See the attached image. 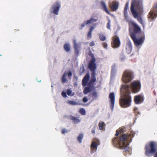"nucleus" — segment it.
I'll return each instance as SVG.
<instances>
[{
	"mask_svg": "<svg viewBox=\"0 0 157 157\" xmlns=\"http://www.w3.org/2000/svg\"><path fill=\"white\" fill-rule=\"evenodd\" d=\"M129 86L132 91L134 93L138 92L141 89V85L140 81L138 80L134 81L132 82Z\"/></svg>",
	"mask_w": 157,
	"mask_h": 157,
	"instance_id": "nucleus-7",
	"label": "nucleus"
},
{
	"mask_svg": "<svg viewBox=\"0 0 157 157\" xmlns=\"http://www.w3.org/2000/svg\"><path fill=\"white\" fill-rule=\"evenodd\" d=\"M72 91L69 89H67V93L68 96H73L74 95V94H72Z\"/></svg>",
	"mask_w": 157,
	"mask_h": 157,
	"instance_id": "nucleus-34",
	"label": "nucleus"
},
{
	"mask_svg": "<svg viewBox=\"0 0 157 157\" xmlns=\"http://www.w3.org/2000/svg\"><path fill=\"white\" fill-rule=\"evenodd\" d=\"M111 44L113 48H118L121 45V41L119 38L117 36H115L112 38Z\"/></svg>",
	"mask_w": 157,
	"mask_h": 157,
	"instance_id": "nucleus-9",
	"label": "nucleus"
},
{
	"mask_svg": "<svg viewBox=\"0 0 157 157\" xmlns=\"http://www.w3.org/2000/svg\"><path fill=\"white\" fill-rule=\"evenodd\" d=\"M144 149L145 154L148 157L152 156L157 151V142L151 141L145 145Z\"/></svg>",
	"mask_w": 157,
	"mask_h": 157,
	"instance_id": "nucleus-4",
	"label": "nucleus"
},
{
	"mask_svg": "<svg viewBox=\"0 0 157 157\" xmlns=\"http://www.w3.org/2000/svg\"><path fill=\"white\" fill-rule=\"evenodd\" d=\"M132 54H131V56H132Z\"/></svg>",
	"mask_w": 157,
	"mask_h": 157,
	"instance_id": "nucleus-53",
	"label": "nucleus"
},
{
	"mask_svg": "<svg viewBox=\"0 0 157 157\" xmlns=\"http://www.w3.org/2000/svg\"><path fill=\"white\" fill-rule=\"evenodd\" d=\"M69 131V130H66L65 128H63L61 132L62 134H64L66 133H67Z\"/></svg>",
	"mask_w": 157,
	"mask_h": 157,
	"instance_id": "nucleus-42",
	"label": "nucleus"
},
{
	"mask_svg": "<svg viewBox=\"0 0 157 157\" xmlns=\"http://www.w3.org/2000/svg\"><path fill=\"white\" fill-rule=\"evenodd\" d=\"M104 125H105V124L104 122L102 121L100 122L98 124V126L100 129L102 130Z\"/></svg>",
	"mask_w": 157,
	"mask_h": 157,
	"instance_id": "nucleus-31",
	"label": "nucleus"
},
{
	"mask_svg": "<svg viewBox=\"0 0 157 157\" xmlns=\"http://www.w3.org/2000/svg\"><path fill=\"white\" fill-rule=\"evenodd\" d=\"M144 100V97L143 94L135 96L134 97V101L135 104H139L142 103Z\"/></svg>",
	"mask_w": 157,
	"mask_h": 157,
	"instance_id": "nucleus-13",
	"label": "nucleus"
},
{
	"mask_svg": "<svg viewBox=\"0 0 157 157\" xmlns=\"http://www.w3.org/2000/svg\"><path fill=\"white\" fill-rule=\"evenodd\" d=\"M153 8L154 9L149 12L148 15V17L151 20V21L156 18L157 16V4L154 5Z\"/></svg>",
	"mask_w": 157,
	"mask_h": 157,
	"instance_id": "nucleus-10",
	"label": "nucleus"
},
{
	"mask_svg": "<svg viewBox=\"0 0 157 157\" xmlns=\"http://www.w3.org/2000/svg\"><path fill=\"white\" fill-rule=\"evenodd\" d=\"M90 75L87 73L84 77L82 81V85L83 86H86L88 83L90 79Z\"/></svg>",
	"mask_w": 157,
	"mask_h": 157,
	"instance_id": "nucleus-19",
	"label": "nucleus"
},
{
	"mask_svg": "<svg viewBox=\"0 0 157 157\" xmlns=\"http://www.w3.org/2000/svg\"><path fill=\"white\" fill-rule=\"evenodd\" d=\"M133 111L136 115H137L139 114V112H138V108L137 107L134 108Z\"/></svg>",
	"mask_w": 157,
	"mask_h": 157,
	"instance_id": "nucleus-38",
	"label": "nucleus"
},
{
	"mask_svg": "<svg viewBox=\"0 0 157 157\" xmlns=\"http://www.w3.org/2000/svg\"><path fill=\"white\" fill-rule=\"evenodd\" d=\"M155 153L154 157H157V151H156Z\"/></svg>",
	"mask_w": 157,
	"mask_h": 157,
	"instance_id": "nucleus-49",
	"label": "nucleus"
},
{
	"mask_svg": "<svg viewBox=\"0 0 157 157\" xmlns=\"http://www.w3.org/2000/svg\"><path fill=\"white\" fill-rule=\"evenodd\" d=\"M129 31L130 37L132 35L136 36L138 34L141 33V28L138 24L134 22H131V24L129 25Z\"/></svg>",
	"mask_w": 157,
	"mask_h": 157,
	"instance_id": "nucleus-5",
	"label": "nucleus"
},
{
	"mask_svg": "<svg viewBox=\"0 0 157 157\" xmlns=\"http://www.w3.org/2000/svg\"><path fill=\"white\" fill-rule=\"evenodd\" d=\"M60 7L61 5L59 2H56L51 7V9L52 10V13L58 15Z\"/></svg>",
	"mask_w": 157,
	"mask_h": 157,
	"instance_id": "nucleus-11",
	"label": "nucleus"
},
{
	"mask_svg": "<svg viewBox=\"0 0 157 157\" xmlns=\"http://www.w3.org/2000/svg\"><path fill=\"white\" fill-rule=\"evenodd\" d=\"M121 89L124 92V94L119 100L120 106L123 108L129 107L131 105L132 97L130 95L131 91L128 85H122Z\"/></svg>",
	"mask_w": 157,
	"mask_h": 157,
	"instance_id": "nucleus-3",
	"label": "nucleus"
},
{
	"mask_svg": "<svg viewBox=\"0 0 157 157\" xmlns=\"http://www.w3.org/2000/svg\"><path fill=\"white\" fill-rule=\"evenodd\" d=\"M97 19H94L93 18H91L90 20H87L86 21V24H90L92 22H96L98 20Z\"/></svg>",
	"mask_w": 157,
	"mask_h": 157,
	"instance_id": "nucleus-30",
	"label": "nucleus"
},
{
	"mask_svg": "<svg viewBox=\"0 0 157 157\" xmlns=\"http://www.w3.org/2000/svg\"><path fill=\"white\" fill-rule=\"evenodd\" d=\"M79 113L82 115H84L86 114L85 110L83 108H81L80 109Z\"/></svg>",
	"mask_w": 157,
	"mask_h": 157,
	"instance_id": "nucleus-33",
	"label": "nucleus"
},
{
	"mask_svg": "<svg viewBox=\"0 0 157 157\" xmlns=\"http://www.w3.org/2000/svg\"><path fill=\"white\" fill-rule=\"evenodd\" d=\"M73 43L74 44V54L75 57L78 56L80 51V46L76 42L75 40H73Z\"/></svg>",
	"mask_w": 157,
	"mask_h": 157,
	"instance_id": "nucleus-14",
	"label": "nucleus"
},
{
	"mask_svg": "<svg viewBox=\"0 0 157 157\" xmlns=\"http://www.w3.org/2000/svg\"><path fill=\"white\" fill-rule=\"evenodd\" d=\"M129 6V2H127L125 4L124 10V13H128L127 10Z\"/></svg>",
	"mask_w": 157,
	"mask_h": 157,
	"instance_id": "nucleus-29",
	"label": "nucleus"
},
{
	"mask_svg": "<svg viewBox=\"0 0 157 157\" xmlns=\"http://www.w3.org/2000/svg\"><path fill=\"white\" fill-rule=\"evenodd\" d=\"M87 24H86V21H85L84 23L81 25V26L80 27V29H82L83 27H84L85 25Z\"/></svg>",
	"mask_w": 157,
	"mask_h": 157,
	"instance_id": "nucleus-39",
	"label": "nucleus"
},
{
	"mask_svg": "<svg viewBox=\"0 0 157 157\" xmlns=\"http://www.w3.org/2000/svg\"><path fill=\"white\" fill-rule=\"evenodd\" d=\"M70 119L73 121L75 124H77L80 122L81 121V120L79 119V117H76L72 116H70Z\"/></svg>",
	"mask_w": 157,
	"mask_h": 157,
	"instance_id": "nucleus-21",
	"label": "nucleus"
},
{
	"mask_svg": "<svg viewBox=\"0 0 157 157\" xmlns=\"http://www.w3.org/2000/svg\"><path fill=\"white\" fill-rule=\"evenodd\" d=\"M102 45L104 48H105V49H107V44L106 42H103L102 44Z\"/></svg>",
	"mask_w": 157,
	"mask_h": 157,
	"instance_id": "nucleus-43",
	"label": "nucleus"
},
{
	"mask_svg": "<svg viewBox=\"0 0 157 157\" xmlns=\"http://www.w3.org/2000/svg\"><path fill=\"white\" fill-rule=\"evenodd\" d=\"M94 86H88L86 87L83 90V93L84 94H87V93L90 92L91 91V88Z\"/></svg>",
	"mask_w": 157,
	"mask_h": 157,
	"instance_id": "nucleus-22",
	"label": "nucleus"
},
{
	"mask_svg": "<svg viewBox=\"0 0 157 157\" xmlns=\"http://www.w3.org/2000/svg\"><path fill=\"white\" fill-rule=\"evenodd\" d=\"M96 61L94 60H90L89 65L88 67L90 71L92 72H95L96 68V64L95 63Z\"/></svg>",
	"mask_w": 157,
	"mask_h": 157,
	"instance_id": "nucleus-15",
	"label": "nucleus"
},
{
	"mask_svg": "<svg viewBox=\"0 0 157 157\" xmlns=\"http://www.w3.org/2000/svg\"><path fill=\"white\" fill-rule=\"evenodd\" d=\"M133 136L132 134H123L121 136L115 137L112 140V144L114 147L123 149L128 154H130L131 148L129 147L128 141Z\"/></svg>",
	"mask_w": 157,
	"mask_h": 157,
	"instance_id": "nucleus-1",
	"label": "nucleus"
},
{
	"mask_svg": "<svg viewBox=\"0 0 157 157\" xmlns=\"http://www.w3.org/2000/svg\"><path fill=\"white\" fill-rule=\"evenodd\" d=\"M93 141L91 145V153H93L97 150L98 146L100 144L99 141L98 139H95Z\"/></svg>",
	"mask_w": 157,
	"mask_h": 157,
	"instance_id": "nucleus-12",
	"label": "nucleus"
},
{
	"mask_svg": "<svg viewBox=\"0 0 157 157\" xmlns=\"http://www.w3.org/2000/svg\"><path fill=\"white\" fill-rule=\"evenodd\" d=\"M67 93L63 91L62 93V95L63 97L65 98H66L67 97Z\"/></svg>",
	"mask_w": 157,
	"mask_h": 157,
	"instance_id": "nucleus-44",
	"label": "nucleus"
},
{
	"mask_svg": "<svg viewBox=\"0 0 157 157\" xmlns=\"http://www.w3.org/2000/svg\"><path fill=\"white\" fill-rule=\"evenodd\" d=\"M96 129V126H94L93 128V129L91 130V133L94 135L95 134V130Z\"/></svg>",
	"mask_w": 157,
	"mask_h": 157,
	"instance_id": "nucleus-45",
	"label": "nucleus"
},
{
	"mask_svg": "<svg viewBox=\"0 0 157 157\" xmlns=\"http://www.w3.org/2000/svg\"><path fill=\"white\" fill-rule=\"evenodd\" d=\"M119 4L117 2H115L113 4L112 6H111V10L113 11H116L118 8Z\"/></svg>",
	"mask_w": 157,
	"mask_h": 157,
	"instance_id": "nucleus-24",
	"label": "nucleus"
},
{
	"mask_svg": "<svg viewBox=\"0 0 157 157\" xmlns=\"http://www.w3.org/2000/svg\"><path fill=\"white\" fill-rule=\"evenodd\" d=\"M17 31H18V30H17V29H15L14 30V31L15 32Z\"/></svg>",
	"mask_w": 157,
	"mask_h": 157,
	"instance_id": "nucleus-50",
	"label": "nucleus"
},
{
	"mask_svg": "<svg viewBox=\"0 0 157 157\" xmlns=\"http://www.w3.org/2000/svg\"><path fill=\"white\" fill-rule=\"evenodd\" d=\"M131 38L133 40L134 44L136 47H138L140 46H142L144 42L145 39V35L143 33L141 36L139 38H137L136 36L132 35Z\"/></svg>",
	"mask_w": 157,
	"mask_h": 157,
	"instance_id": "nucleus-8",
	"label": "nucleus"
},
{
	"mask_svg": "<svg viewBox=\"0 0 157 157\" xmlns=\"http://www.w3.org/2000/svg\"><path fill=\"white\" fill-rule=\"evenodd\" d=\"M72 73L70 71H69L68 74V78H70L69 77H71L72 76Z\"/></svg>",
	"mask_w": 157,
	"mask_h": 157,
	"instance_id": "nucleus-48",
	"label": "nucleus"
},
{
	"mask_svg": "<svg viewBox=\"0 0 157 157\" xmlns=\"http://www.w3.org/2000/svg\"><path fill=\"white\" fill-rule=\"evenodd\" d=\"M63 48L64 50L67 52H69L71 50L70 46L69 44L68 43H66L65 44Z\"/></svg>",
	"mask_w": 157,
	"mask_h": 157,
	"instance_id": "nucleus-25",
	"label": "nucleus"
},
{
	"mask_svg": "<svg viewBox=\"0 0 157 157\" xmlns=\"http://www.w3.org/2000/svg\"><path fill=\"white\" fill-rule=\"evenodd\" d=\"M2 55H0V56H2Z\"/></svg>",
	"mask_w": 157,
	"mask_h": 157,
	"instance_id": "nucleus-52",
	"label": "nucleus"
},
{
	"mask_svg": "<svg viewBox=\"0 0 157 157\" xmlns=\"http://www.w3.org/2000/svg\"><path fill=\"white\" fill-rule=\"evenodd\" d=\"M98 36L100 40L101 41H105L106 39V36L102 33L99 34Z\"/></svg>",
	"mask_w": 157,
	"mask_h": 157,
	"instance_id": "nucleus-28",
	"label": "nucleus"
},
{
	"mask_svg": "<svg viewBox=\"0 0 157 157\" xmlns=\"http://www.w3.org/2000/svg\"><path fill=\"white\" fill-rule=\"evenodd\" d=\"M124 155H126L124 153Z\"/></svg>",
	"mask_w": 157,
	"mask_h": 157,
	"instance_id": "nucleus-51",
	"label": "nucleus"
},
{
	"mask_svg": "<svg viewBox=\"0 0 157 157\" xmlns=\"http://www.w3.org/2000/svg\"><path fill=\"white\" fill-rule=\"evenodd\" d=\"M101 5L102 7V9L107 14H110V13L109 11L107 9L106 5L104 1H101Z\"/></svg>",
	"mask_w": 157,
	"mask_h": 157,
	"instance_id": "nucleus-20",
	"label": "nucleus"
},
{
	"mask_svg": "<svg viewBox=\"0 0 157 157\" xmlns=\"http://www.w3.org/2000/svg\"><path fill=\"white\" fill-rule=\"evenodd\" d=\"M132 50V46L131 41L129 40L126 45V51L128 54L131 53Z\"/></svg>",
	"mask_w": 157,
	"mask_h": 157,
	"instance_id": "nucleus-18",
	"label": "nucleus"
},
{
	"mask_svg": "<svg viewBox=\"0 0 157 157\" xmlns=\"http://www.w3.org/2000/svg\"><path fill=\"white\" fill-rule=\"evenodd\" d=\"M124 18L125 21L128 22L129 25L131 24V22H133L131 21V19L128 15V13H124Z\"/></svg>",
	"mask_w": 157,
	"mask_h": 157,
	"instance_id": "nucleus-23",
	"label": "nucleus"
},
{
	"mask_svg": "<svg viewBox=\"0 0 157 157\" xmlns=\"http://www.w3.org/2000/svg\"><path fill=\"white\" fill-rule=\"evenodd\" d=\"M123 132V129H120L116 131V136H118L119 134H121Z\"/></svg>",
	"mask_w": 157,
	"mask_h": 157,
	"instance_id": "nucleus-35",
	"label": "nucleus"
},
{
	"mask_svg": "<svg viewBox=\"0 0 157 157\" xmlns=\"http://www.w3.org/2000/svg\"><path fill=\"white\" fill-rule=\"evenodd\" d=\"M83 134H80L77 137V140L79 143H82V140L83 138Z\"/></svg>",
	"mask_w": 157,
	"mask_h": 157,
	"instance_id": "nucleus-32",
	"label": "nucleus"
},
{
	"mask_svg": "<svg viewBox=\"0 0 157 157\" xmlns=\"http://www.w3.org/2000/svg\"><path fill=\"white\" fill-rule=\"evenodd\" d=\"M89 55L91 57V60H94V61H96V59L94 56V55L93 54L91 53L90 54H89Z\"/></svg>",
	"mask_w": 157,
	"mask_h": 157,
	"instance_id": "nucleus-41",
	"label": "nucleus"
},
{
	"mask_svg": "<svg viewBox=\"0 0 157 157\" xmlns=\"http://www.w3.org/2000/svg\"><path fill=\"white\" fill-rule=\"evenodd\" d=\"M96 75L95 72H91L90 79L87 84L88 86H94V83L96 80Z\"/></svg>",
	"mask_w": 157,
	"mask_h": 157,
	"instance_id": "nucleus-16",
	"label": "nucleus"
},
{
	"mask_svg": "<svg viewBox=\"0 0 157 157\" xmlns=\"http://www.w3.org/2000/svg\"><path fill=\"white\" fill-rule=\"evenodd\" d=\"M89 45H90V46L91 47L93 46L95 44H94V41H91Z\"/></svg>",
	"mask_w": 157,
	"mask_h": 157,
	"instance_id": "nucleus-47",
	"label": "nucleus"
},
{
	"mask_svg": "<svg viewBox=\"0 0 157 157\" xmlns=\"http://www.w3.org/2000/svg\"><path fill=\"white\" fill-rule=\"evenodd\" d=\"M88 101V99L86 97H84L83 98V101L84 103H86Z\"/></svg>",
	"mask_w": 157,
	"mask_h": 157,
	"instance_id": "nucleus-46",
	"label": "nucleus"
},
{
	"mask_svg": "<svg viewBox=\"0 0 157 157\" xmlns=\"http://www.w3.org/2000/svg\"><path fill=\"white\" fill-rule=\"evenodd\" d=\"M110 20H109L107 24V28L109 29H110Z\"/></svg>",
	"mask_w": 157,
	"mask_h": 157,
	"instance_id": "nucleus-40",
	"label": "nucleus"
},
{
	"mask_svg": "<svg viewBox=\"0 0 157 157\" xmlns=\"http://www.w3.org/2000/svg\"><path fill=\"white\" fill-rule=\"evenodd\" d=\"M92 95L94 99H96L97 97V93L96 91L92 93Z\"/></svg>",
	"mask_w": 157,
	"mask_h": 157,
	"instance_id": "nucleus-37",
	"label": "nucleus"
},
{
	"mask_svg": "<svg viewBox=\"0 0 157 157\" xmlns=\"http://www.w3.org/2000/svg\"><path fill=\"white\" fill-rule=\"evenodd\" d=\"M67 73H64L63 75L61 78V81L63 83H64L67 81V79L66 78Z\"/></svg>",
	"mask_w": 157,
	"mask_h": 157,
	"instance_id": "nucleus-27",
	"label": "nucleus"
},
{
	"mask_svg": "<svg viewBox=\"0 0 157 157\" xmlns=\"http://www.w3.org/2000/svg\"><path fill=\"white\" fill-rule=\"evenodd\" d=\"M94 29V28L93 26H91L90 29L89 31L87 34V39H89L90 38L92 37V33Z\"/></svg>",
	"mask_w": 157,
	"mask_h": 157,
	"instance_id": "nucleus-26",
	"label": "nucleus"
},
{
	"mask_svg": "<svg viewBox=\"0 0 157 157\" xmlns=\"http://www.w3.org/2000/svg\"><path fill=\"white\" fill-rule=\"evenodd\" d=\"M134 78L133 72L129 70H125L122 74V80L124 82L127 83L130 82Z\"/></svg>",
	"mask_w": 157,
	"mask_h": 157,
	"instance_id": "nucleus-6",
	"label": "nucleus"
},
{
	"mask_svg": "<svg viewBox=\"0 0 157 157\" xmlns=\"http://www.w3.org/2000/svg\"><path fill=\"white\" fill-rule=\"evenodd\" d=\"M142 0H132L130 10L133 17L142 25L144 23L141 17L138 16V14L143 12Z\"/></svg>",
	"mask_w": 157,
	"mask_h": 157,
	"instance_id": "nucleus-2",
	"label": "nucleus"
},
{
	"mask_svg": "<svg viewBox=\"0 0 157 157\" xmlns=\"http://www.w3.org/2000/svg\"><path fill=\"white\" fill-rule=\"evenodd\" d=\"M68 103L71 105H75L77 104V103L73 101H69Z\"/></svg>",
	"mask_w": 157,
	"mask_h": 157,
	"instance_id": "nucleus-36",
	"label": "nucleus"
},
{
	"mask_svg": "<svg viewBox=\"0 0 157 157\" xmlns=\"http://www.w3.org/2000/svg\"><path fill=\"white\" fill-rule=\"evenodd\" d=\"M109 98L110 99V106L112 110L113 109L115 102V96L113 92L111 93L109 95Z\"/></svg>",
	"mask_w": 157,
	"mask_h": 157,
	"instance_id": "nucleus-17",
	"label": "nucleus"
}]
</instances>
